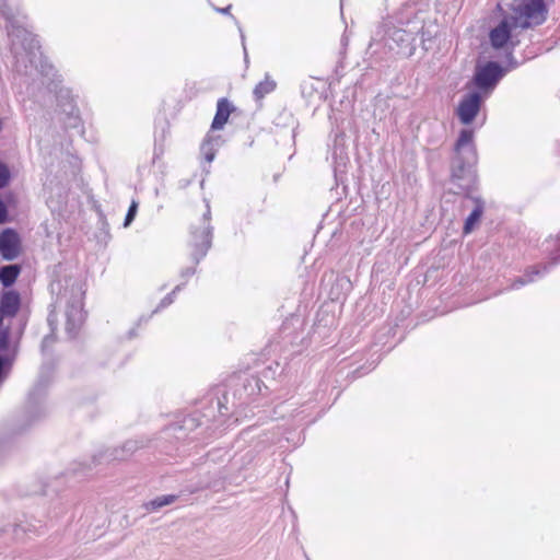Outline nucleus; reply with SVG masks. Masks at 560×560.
Listing matches in <instances>:
<instances>
[{
    "instance_id": "1",
    "label": "nucleus",
    "mask_w": 560,
    "mask_h": 560,
    "mask_svg": "<svg viewBox=\"0 0 560 560\" xmlns=\"http://www.w3.org/2000/svg\"><path fill=\"white\" fill-rule=\"evenodd\" d=\"M453 151L454 154L450 164V180L460 192L468 196L476 187L478 179L476 168L478 154L471 129L465 128L459 131ZM468 197L474 201L475 207L464 222V234H469L474 231L485 211V201L481 197Z\"/></svg>"
},
{
    "instance_id": "2",
    "label": "nucleus",
    "mask_w": 560,
    "mask_h": 560,
    "mask_svg": "<svg viewBox=\"0 0 560 560\" xmlns=\"http://www.w3.org/2000/svg\"><path fill=\"white\" fill-rule=\"evenodd\" d=\"M422 26L413 25L411 22L394 21L393 16H386L376 25L372 34L369 51L371 55L381 50L393 51L404 58L411 57L416 51L417 36Z\"/></svg>"
},
{
    "instance_id": "3",
    "label": "nucleus",
    "mask_w": 560,
    "mask_h": 560,
    "mask_svg": "<svg viewBox=\"0 0 560 560\" xmlns=\"http://www.w3.org/2000/svg\"><path fill=\"white\" fill-rule=\"evenodd\" d=\"M65 283L63 287L61 280L52 281L50 291L57 294L55 304L66 303V331L70 338H74L84 322V290L79 281L71 278L65 279Z\"/></svg>"
},
{
    "instance_id": "4",
    "label": "nucleus",
    "mask_w": 560,
    "mask_h": 560,
    "mask_svg": "<svg viewBox=\"0 0 560 560\" xmlns=\"http://www.w3.org/2000/svg\"><path fill=\"white\" fill-rule=\"evenodd\" d=\"M9 37L11 38L12 43V52L16 59L18 71H21L20 66L23 62V58L16 50V46L21 45L25 51L26 57L28 58L31 66H34L43 77L48 78L50 80V84L54 85V89H57L58 83L61 82L60 75L57 74L54 66L43 57L42 52L39 51L40 46L37 37L27 30L20 26H13L12 31L9 32Z\"/></svg>"
},
{
    "instance_id": "5",
    "label": "nucleus",
    "mask_w": 560,
    "mask_h": 560,
    "mask_svg": "<svg viewBox=\"0 0 560 560\" xmlns=\"http://www.w3.org/2000/svg\"><path fill=\"white\" fill-rule=\"evenodd\" d=\"M542 249L548 255L549 261L538 264L525 269L524 273L514 279L511 283V290H518L522 287L533 283L547 275L556 265L560 262V233L557 237L550 236L542 243Z\"/></svg>"
},
{
    "instance_id": "6",
    "label": "nucleus",
    "mask_w": 560,
    "mask_h": 560,
    "mask_svg": "<svg viewBox=\"0 0 560 560\" xmlns=\"http://www.w3.org/2000/svg\"><path fill=\"white\" fill-rule=\"evenodd\" d=\"M517 20L510 15L504 16L497 26L489 32V43L494 50H503L505 61H509L510 68H518L520 62L514 57V49L518 40H514L513 30L518 28Z\"/></svg>"
},
{
    "instance_id": "7",
    "label": "nucleus",
    "mask_w": 560,
    "mask_h": 560,
    "mask_svg": "<svg viewBox=\"0 0 560 560\" xmlns=\"http://www.w3.org/2000/svg\"><path fill=\"white\" fill-rule=\"evenodd\" d=\"M206 212L198 224L190 226V236L188 246L190 248V258L198 265L208 254L212 246L213 226L211 225V210L207 202Z\"/></svg>"
},
{
    "instance_id": "8",
    "label": "nucleus",
    "mask_w": 560,
    "mask_h": 560,
    "mask_svg": "<svg viewBox=\"0 0 560 560\" xmlns=\"http://www.w3.org/2000/svg\"><path fill=\"white\" fill-rule=\"evenodd\" d=\"M514 69L510 68L509 61H506L505 67L494 60H488L482 65L478 63L471 79V83L476 88L475 91L480 92L485 97H489L505 74Z\"/></svg>"
},
{
    "instance_id": "9",
    "label": "nucleus",
    "mask_w": 560,
    "mask_h": 560,
    "mask_svg": "<svg viewBox=\"0 0 560 560\" xmlns=\"http://www.w3.org/2000/svg\"><path fill=\"white\" fill-rule=\"evenodd\" d=\"M515 14L510 15L517 20L520 28H530L546 22L548 8L545 0H527L514 9Z\"/></svg>"
},
{
    "instance_id": "10",
    "label": "nucleus",
    "mask_w": 560,
    "mask_h": 560,
    "mask_svg": "<svg viewBox=\"0 0 560 560\" xmlns=\"http://www.w3.org/2000/svg\"><path fill=\"white\" fill-rule=\"evenodd\" d=\"M48 383V377L42 374L34 387L28 393L25 410V417L27 419L26 427L33 425L46 416L47 408L45 406V398Z\"/></svg>"
},
{
    "instance_id": "11",
    "label": "nucleus",
    "mask_w": 560,
    "mask_h": 560,
    "mask_svg": "<svg viewBox=\"0 0 560 560\" xmlns=\"http://www.w3.org/2000/svg\"><path fill=\"white\" fill-rule=\"evenodd\" d=\"M486 98L480 92L471 91L466 93L462 97L456 110L459 121L463 125H470L479 114Z\"/></svg>"
},
{
    "instance_id": "12",
    "label": "nucleus",
    "mask_w": 560,
    "mask_h": 560,
    "mask_svg": "<svg viewBox=\"0 0 560 560\" xmlns=\"http://www.w3.org/2000/svg\"><path fill=\"white\" fill-rule=\"evenodd\" d=\"M144 446V441L142 439L128 440L124 443L122 446L107 450L97 455H94L92 458V464L95 466L105 460H125L129 456H131L137 450Z\"/></svg>"
},
{
    "instance_id": "13",
    "label": "nucleus",
    "mask_w": 560,
    "mask_h": 560,
    "mask_svg": "<svg viewBox=\"0 0 560 560\" xmlns=\"http://www.w3.org/2000/svg\"><path fill=\"white\" fill-rule=\"evenodd\" d=\"M236 380L234 395L238 397L241 404H245L248 398L259 395L262 390L264 383L256 375L244 373Z\"/></svg>"
},
{
    "instance_id": "14",
    "label": "nucleus",
    "mask_w": 560,
    "mask_h": 560,
    "mask_svg": "<svg viewBox=\"0 0 560 560\" xmlns=\"http://www.w3.org/2000/svg\"><path fill=\"white\" fill-rule=\"evenodd\" d=\"M21 252V238L13 229H5L0 233V254L4 260H14Z\"/></svg>"
},
{
    "instance_id": "15",
    "label": "nucleus",
    "mask_w": 560,
    "mask_h": 560,
    "mask_svg": "<svg viewBox=\"0 0 560 560\" xmlns=\"http://www.w3.org/2000/svg\"><path fill=\"white\" fill-rule=\"evenodd\" d=\"M58 107L66 115L65 126L66 128H78L81 119L79 116V109L77 108L73 98L70 96L68 90H60L57 94Z\"/></svg>"
},
{
    "instance_id": "16",
    "label": "nucleus",
    "mask_w": 560,
    "mask_h": 560,
    "mask_svg": "<svg viewBox=\"0 0 560 560\" xmlns=\"http://www.w3.org/2000/svg\"><path fill=\"white\" fill-rule=\"evenodd\" d=\"M234 109L235 107L228 98H220L217 103V112L211 124V130L214 131L223 129Z\"/></svg>"
},
{
    "instance_id": "17",
    "label": "nucleus",
    "mask_w": 560,
    "mask_h": 560,
    "mask_svg": "<svg viewBox=\"0 0 560 560\" xmlns=\"http://www.w3.org/2000/svg\"><path fill=\"white\" fill-rule=\"evenodd\" d=\"M196 419L194 417L185 418L182 423H171L162 431L163 439L175 438L176 440H184L187 434L186 431L194 428Z\"/></svg>"
},
{
    "instance_id": "18",
    "label": "nucleus",
    "mask_w": 560,
    "mask_h": 560,
    "mask_svg": "<svg viewBox=\"0 0 560 560\" xmlns=\"http://www.w3.org/2000/svg\"><path fill=\"white\" fill-rule=\"evenodd\" d=\"M21 306V298L16 291H5L0 300V308L3 316H14Z\"/></svg>"
},
{
    "instance_id": "19",
    "label": "nucleus",
    "mask_w": 560,
    "mask_h": 560,
    "mask_svg": "<svg viewBox=\"0 0 560 560\" xmlns=\"http://www.w3.org/2000/svg\"><path fill=\"white\" fill-rule=\"evenodd\" d=\"M223 143V139L221 136H214L208 133L201 144V152L205 154V159L207 162H212L215 158V153L218 148H220Z\"/></svg>"
},
{
    "instance_id": "20",
    "label": "nucleus",
    "mask_w": 560,
    "mask_h": 560,
    "mask_svg": "<svg viewBox=\"0 0 560 560\" xmlns=\"http://www.w3.org/2000/svg\"><path fill=\"white\" fill-rule=\"evenodd\" d=\"M21 273V266L10 264L0 267V282L4 288L11 287Z\"/></svg>"
},
{
    "instance_id": "21",
    "label": "nucleus",
    "mask_w": 560,
    "mask_h": 560,
    "mask_svg": "<svg viewBox=\"0 0 560 560\" xmlns=\"http://www.w3.org/2000/svg\"><path fill=\"white\" fill-rule=\"evenodd\" d=\"M176 500V494H164L156 497L148 502H144L142 506L147 512H155L162 509L163 506L174 503Z\"/></svg>"
},
{
    "instance_id": "22",
    "label": "nucleus",
    "mask_w": 560,
    "mask_h": 560,
    "mask_svg": "<svg viewBox=\"0 0 560 560\" xmlns=\"http://www.w3.org/2000/svg\"><path fill=\"white\" fill-rule=\"evenodd\" d=\"M276 89V82L266 75V79L256 84L253 94L256 101L262 100L267 94Z\"/></svg>"
},
{
    "instance_id": "23",
    "label": "nucleus",
    "mask_w": 560,
    "mask_h": 560,
    "mask_svg": "<svg viewBox=\"0 0 560 560\" xmlns=\"http://www.w3.org/2000/svg\"><path fill=\"white\" fill-rule=\"evenodd\" d=\"M186 285V281L182 282L180 284H177L170 293H167L159 303V305L155 307V310L152 312V314H156L163 308L170 306L174 303L176 294L183 290V288Z\"/></svg>"
},
{
    "instance_id": "24",
    "label": "nucleus",
    "mask_w": 560,
    "mask_h": 560,
    "mask_svg": "<svg viewBox=\"0 0 560 560\" xmlns=\"http://www.w3.org/2000/svg\"><path fill=\"white\" fill-rule=\"evenodd\" d=\"M12 366V359L0 354V384L5 380Z\"/></svg>"
},
{
    "instance_id": "25",
    "label": "nucleus",
    "mask_w": 560,
    "mask_h": 560,
    "mask_svg": "<svg viewBox=\"0 0 560 560\" xmlns=\"http://www.w3.org/2000/svg\"><path fill=\"white\" fill-rule=\"evenodd\" d=\"M11 180V172L7 164L0 161V189L7 187Z\"/></svg>"
},
{
    "instance_id": "26",
    "label": "nucleus",
    "mask_w": 560,
    "mask_h": 560,
    "mask_svg": "<svg viewBox=\"0 0 560 560\" xmlns=\"http://www.w3.org/2000/svg\"><path fill=\"white\" fill-rule=\"evenodd\" d=\"M137 211H138V202L132 200L128 208L125 220H124L125 228H128L132 223V221L135 220V218L137 215Z\"/></svg>"
},
{
    "instance_id": "27",
    "label": "nucleus",
    "mask_w": 560,
    "mask_h": 560,
    "mask_svg": "<svg viewBox=\"0 0 560 560\" xmlns=\"http://www.w3.org/2000/svg\"><path fill=\"white\" fill-rule=\"evenodd\" d=\"M231 8H232V5H231V4H229V5H228V7H225V8H214V10H215L217 12H219V13H222V14H229V15H230V10H231ZM231 18L233 19V21H234V22H235V24L237 25L238 31H240V33H241L242 43H244V40H245V36H244V34H243L242 27H241V26H240V24H238V21H237V20L235 19V16H233L232 14H231ZM243 47H245V44H243ZM244 51H246V48H244ZM246 58H247V52H245V59H246Z\"/></svg>"
},
{
    "instance_id": "28",
    "label": "nucleus",
    "mask_w": 560,
    "mask_h": 560,
    "mask_svg": "<svg viewBox=\"0 0 560 560\" xmlns=\"http://www.w3.org/2000/svg\"><path fill=\"white\" fill-rule=\"evenodd\" d=\"M10 345V330L9 328H3L0 330V350H8Z\"/></svg>"
},
{
    "instance_id": "29",
    "label": "nucleus",
    "mask_w": 560,
    "mask_h": 560,
    "mask_svg": "<svg viewBox=\"0 0 560 560\" xmlns=\"http://www.w3.org/2000/svg\"><path fill=\"white\" fill-rule=\"evenodd\" d=\"M336 287L340 288L343 291H349V290H351L352 284H351V281L349 278L342 276V277H337Z\"/></svg>"
},
{
    "instance_id": "30",
    "label": "nucleus",
    "mask_w": 560,
    "mask_h": 560,
    "mask_svg": "<svg viewBox=\"0 0 560 560\" xmlns=\"http://www.w3.org/2000/svg\"><path fill=\"white\" fill-rule=\"evenodd\" d=\"M8 219V208L3 200L0 198V224H3L7 222Z\"/></svg>"
},
{
    "instance_id": "31",
    "label": "nucleus",
    "mask_w": 560,
    "mask_h": 560,
    "mask_svg": "<svg viewBox=\"0 0 560 560\" xmlns=\"http://www.w3.org/2000/svg\"><path fill=\"white\" fill-rule=\"evenodd\" d=\"M197 269L195 267H187L180 271V277L187 280L189 277L196 273Z\"/></svg>"
},
{
    "instance_id": "32",
    "label": "nucleus",
    "mask_w": 560,
    "mask_h": 560,
    "mask_svg": "<svg viewBox=\"0 0 560 560\" xmlns=\"http://www.w3.org/2000/svg\"><path fill=\"white\" fill-rule=\"evenodd\" d=\"M55 341L52 335H48L46 336L43 341H42V349L43 351H45L46 347H48L49 345H51L52 342Z\"/></svg>"
},
{
    "instance_id": "33",
    "label": "nucleus",
    "mask_w": 560,
    "mask_h": 560,
    "mask_svg": "<svg viewBox=\"0 0 560 560\" xmlns=\"http://www.w3.org/2000/svg\"><path fill=\"white\" fill-rule=\"evenodd\" d=\"M215 404H217V408L219 409V412H220L221 415H225V412H228V407H226V406H224V405L221 402V400H220V399H218Z\"/></svg>"
},
{
    "instance_id": "34",
    "label": "nucleus",
    "mask_w": 560,
    "mask_h": 560,
    "mask_svg": "<svg viewBox=\"0 0 560 560\" xmlns=\"http://www.w3.org/2000/svg\"><path fill=\"white\" fill-rule=\"evenodd\" d=\"M20 529H21L22 532H24V533H26V532H31V528H30V527L22 526V525H20V524H19V525H15L14 532H15V533H18V530H20Z\"/></svg>"
},
{
    "instance_id": "35",
    "label": "nucleus",
    "mask_w": 560,
    "mask_h": 560,
    "mask_svg": "<svg viewBox=\"0 0 560 560\" xmlns=\"http://www.w3.org/2000/svg\"><path fill=\"white\" fill-rule=\"evenodd\" d=\"M55 322H56L55 316L52 314H49L48 324L50 325L52 331L55 330V327H54Z\"/></svg>"
},
{
    "instance_id": "36",
    "label": "nucleus",
    "mask_w": 560,
    "mask_h": 560,
    "mask_svg": "<svg viewBox=\"0 0 560 560\" xmlns=\"http://www.w3.org/2000/svg\"><path fill=\"white\" fill-rule=\"evenodd\" d=\"M135 335H136L135 329H131V330L129 331V337L131 338V337H133Z\"/></svg>"
},
{
    "instance_id": "37",
    "label": "nucleus",
    "mask_w": 560,
    "mask_h": 560,
    "mask_svg": "<svg viewBox=\"0 0 560 560\" xmlns=\"http://www.w3.org/2000/svg\"><path fill=\"white\" fill-rule=\"evenodd\" d=\"M245 456L248 457L249 459H252L253 457L250 452H247Z\"/></svg>"
},
{
    "instance_id": "38",
    "label": "nucleus",
    "mask_w": 560,
    "mask_h": 560,
    "mask_svg": "<svg viewBox=\"0 0 560 560\" xmlns=\"http://www.w3.org/2000/svg\"><path fill=\"white\" fill-rule=\"evenodd\" d=\"M343 0H340V4L342 5Z\"/></svg>"
}]
</instances>
